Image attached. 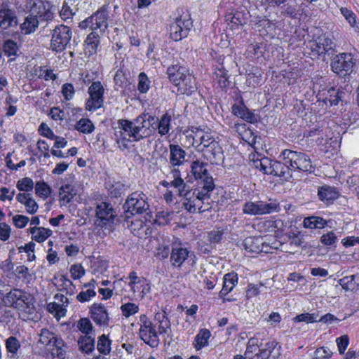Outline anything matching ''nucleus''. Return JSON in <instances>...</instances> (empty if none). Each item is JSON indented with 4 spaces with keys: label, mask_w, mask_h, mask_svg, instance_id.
Wrapping results in <instances>:
<instances>
[{
    "label": "nucleus",
    "mask_w": 359,
    "mask_h": 359,
    "mask_svg": "<svg viewBox=\"0 0 359 359\" xmlns=\"http://www.w3.org/2000/svg\"><path fill=\"white\" fill-rule=\"evenodd\" d=\"M255 26V29H257L262 35L273 36L275 34L276 25V22L272 20H269L265 18H260L256 22Z\"/></svg>",
    "instance_id": "32"
},
{
    "label": "nucleus",
    "mask_w": 359,
    "mask_h": 359,
    "mask_svg": "<svg viewBox=\"0 0 359 359\" xmlns=\"http://www.w3.org/2000/svg\"><path fill=\"white\" fill-rule=\"evenodd\" d=\"M171 116L168 113L163 114L157 124L158 133L161 136L166 135L171 128Z\"/></svg>",
    "instance_id": "44"
},
{
    "label": "nucleus",
    "mask_w": 359,
    "mask_h": 359,
    "mask_svg": "<svg viewBox=\"0 0 359 359\" xmlns=\"http://www.w3.org/2000/svg\"><path fill=\"white\" fill-rule=\"evenodd\" d=\"M120 309L122 315L126 318H128L139 311V306L135 303L128 302L123 304L121 306Z\"/></svg>",
    "instance_id": "56"
},
{
    "label": "nucleus",
    "mask_w": 359,
    "mask_h": 359,
    "mask_svg": "<svg viewBox=\"0 0 359 359\" xmlns=\"http://www.w3.org/2000/svg\"><path fill=\"white\" fill-rule=\"evenodd\" d=\"M71 277L74 280H79L86 273L84 268L81 264H73L70 267Z\"/></svg>",
    "instance_id": "64"
},
{
    "label": "nucleus",
    "mask_w": 359,
    "mask_h": 359,
    "mask_svg": "<svg viewBox=\"0 0 359 359\" xmlns=\"http://www.w3.org/2000/svg\"><path fill=\"white\" fill-rule=\"evenodd\" d=\"M280 210L279 203L276 200H269V202L262 201H248L243 207L244 214L250 215H262L272 212H278Z\"/></svg>",
    "instance_id": "13"
},
{
    "label": "nucleus",
    "mask_w": 359,
    "mask_h": 359,
    "mask_svg": "<svg viewBox=\"0 0 359 359\" xmlns=\"http://www.w3.org/2000/svg\"><path fill=\"white\" fill-rule=\"evenodd\" d=\"M232 113L237 117L249 123H254L257 120L255 114L250 111L243 102L234 104L232 106Z\"/></svg>",
    "instance_id": "30"
},
{
    "label": "nucleus",
    "mask_w": 359,
    "mask_h": 359,
    "mask_svg": "<svg viewBox=\"0 0 359 359\" xmlns=\"http://www.w3.org/2000/svg\"><path fill=\"white\" fill-rule=\"evenodd\" d=\"M167 74L179 94L191 95L196 90V79L186 67L179 63L172 65L168 67Z\"/></svg>",
    "instance_id": "4"
},
{
    "label": "nucleus",
    "mask_w": 359,
    "mask_h": 359,
    "mask_svg": "<svg viewBox=\"0 0 359 359\" xmlns=\"http://www.w3.org/2000/svg\"><path fill=\"white\" fill-rule=\"evenodd\" d=\"M94 226L99 233L109 234L113 229L116 212L109 203L100 202L95 206Z\"/></svg>",
    "instance_id": "6"
},
{
    "label": "nucleus",
    "mask_w": 359,
    "mask_h": 359,
    "mask_svg": "<svg viewBox=\"0 0 359 359\" xmlns=\"http://www.w3.org/2000/svg\"><path fill=\"white\" fill-rule=\"evenodd\" d=\"M38 344L46 351L51 353L53 358H64L65 355V344L53 332L48 329H41L39 334Z\"/></svg>",
    "instance_id": "8"
},
{
    "label": "nucleus",
    "mask_w": 359,
    "mask_h": 359,
    "mask_svg": "<svg viewBox=\"0 0 359 359\" xmlns=\"http://www.w3.org/2000/svg\"><path fill=\"white\" fill-rule=\"evenodd\" d=\"M250 159L252 161L253 166L264 174L281 177L285 180L292 177L289 165H286L285 162L273 161L267 157H261L259 154H255L250 156Z\"/></svg>",
    "instance_id": "5"
},
{
    "label": "nucleus",
    "mask_w": 359,
    "mask_h": 359,
    "mask_svg": "<svg viewBox=\"0 0 359 359\" xmlns=\"http://www.w3.org/2000/svg\"><path fill=\"white\" fill-rule=\"evenodd\" d=\"M215 79L217 81L221 88H226L229 85V81L228 80L227 72L222 65L215 68Z\"/></svg>",
    "instance_id": "52"
},
{
    "label": "nucleus",
    "mask_w": 359,
    "mask_h": 359,
    "mask_svg": "<svg viewBox=\"0 0 359 359\" xmlns=\"http://www.w3.org/2000/svg\"><path fill=\"white\" fill-rule=\"evenodd\" d=\"M32 240L43 243L52 235L53 231L45 227L34 226L29 229Z\"/></svg>",
    "instance_id": "37"
},
{
    "label": "nucleus",
    "mask_w": 359,
    "mask_h": 359,
    "mask_svg": "<svg viewBox=\"0 0 359 359\" xmlns=\"http://www.w3.org/2000/svg\"><path fill=\"white\" fill-rule=\"evenodd\" d=\"M175 214L174 212L170 211H158L156 215L155 223L158 225H165L168 224L172 219H173Z\"/></svg>",
    "instance_id": "54"
},
{
    "label": "nucleus",
    "mask_w": 359,
    "mask_h": 359,
    "mask_svg": "<svg viewBox=\"0 0 359 359\" xmlns=\"http://www.w3.org/2000/svg\"><path fill=\"white\" fill-rule=\"evenodd\" d=\"M328 96L326 98L331 106L337 105L340 100H341L342 95L344 93L342 90L339 88H330L328 91Z\"/></svg>",
    "instance_id": "53"
},
{
    "label": "nucleus",
    "mask_w": 359,
    "mask_h": 359,
    "mask_svg": "<svg viewBox=\"0 0 359 359\" xmlns=\"http://www.w3.org/2000/svg\"><path fill=\"white\" fill-rule=\"evenodd\" d=\"M96 296V292L93 288H88L86 290L81 291L76 297L78 302L85 303L90 302Z\"/></svg>",
    "instance_id": "59"
},
{
    "label": "nucleus",
    "mask_w": 359,
    "mask_h": 359,
    "mask_svg": "<svg viewBox=\"0 0 359 359\" xmlns=\"http://www.w3.org/2000/svg\"><path fill=\"white\" fill-rule=\"evenodd\" d=\"M192 26V21L189 16L178 17L170 25V37L175 41H179L188 36Z\"/></svg>",
    "instance_id": "17"
},
{
    "label": "nucleus",
    "mask_w": 359,
    "mask_h": 359,
    "mask_svg": "<svg viewBox=\"0 0 359 359\" xmlns=\"http://www.w3.org/2000/svg\"><path fill=\"white\" fill-rule=\"evenodd\" d=\"M150 83L148 76L144 72H141L138 76L137 90L140 93H146L150 88Z\"/></svg>",
    "instance_id": "57"
},
{
    "label": "nucleus",
    "mask_w": 359,
    "mask_h": 359,
    "mask_svg": "<svg viewBox=\"0 0 359 359\" xmlns=\"http://www.w3.org/2000/svg\"><path fill=\"white\" fill-rule=\"evenodd\" d=\"M105 89L100 81H94L88 88V97L86 100V111L94 112L104 106Z\"/></svg>",
    "instance_id": "14"
},
{
    "label": "nucleus",
    "mask_w": 359,
    "mask_h": 359,
    "mask_svg": "<svg viewBox=\"0 0 359 359\" xmlns=\"http://www.w3.org/2000/svg\"><path fill=\"white\" fill-rule=\"evenodd\" d=\"M170 156L169 163L176 169V166H180L185 162L186 151L178 144H170L169 146Z\"/></svg>",
    "instance_id": "26"
},
{
    "label": "nucleus",
    "mask_w": 359,
    "mask_h": 359,
    "mask_svg": "<svg viewBox=\"0 0 359 359\" xmlns=\"http://www.w3.org/2000/svg\"><path fill=\"white\" fill-rule=\"evenodd\" d=\"M79 350L85 353H91L95 349V339L91 335H83L78 339Z\"/></svg>",
    "instance_id": "39"
},
{
    "label": "nucleus",
    "mask_w": 359,
    "mask_h": 359,
    "mask_svg": "<svg viewBox=\"0 0 359 359\" xmlns=\"http://www.w3.org/2000/svg\"><path fill=\"white\" fill-rule=\"evenodd\" d=\"M355 65L351 53H342L334 56L331 60V69L337 75L344 77L353 72Z\"/></svg>",
    "instance_id": "16"
},
{
    "label": "nucleus",
    "mask_w": 359,
    "mask_h": 359,
    "mask_svg": "<svg viewBox=\"0 0 359 359\" xmlns=\"http://www.w3.org/2000/svg\"><path fill=\"white\" fill-rule=\"evenodd\" d=\"M259 349H261L259 339L257 337H252L248 342L245 355L248 359H254L255 356L257 355Z\"/></svg>",
    "instance_id": "46"
},
{
    "label": "nucleus",
    "mask_w": 359,
    "mask_h": 359,
    "mask_svg": "<svg viewBox=\"0 0 359 359\" xmlns=\"http://www.w3.org/2000/svg\"><path fill=\"white\" fill-rule=\"evenodd\" d=\"M90 313L92 320L97 325L104 327L109 325V316L104 305L94 303L90 308Z\"/></svg>",
    "instance_id": "21"
},
{
    "label": "nucleus",
    "mask_w": 359,
    "mask_h": 359,
    "mask_svg": "<svg viewBox=\"0 0 359 359\" xmlns=\"http://www.w3.org/2000/svg\"><path fill=\"white\" fill-rule=\"evenodd\" d=\"M318 195L320 201L328 203L337 198L339 194L336 188L323 185L318 188Z\"/></svg>",
    "instance_id": "34"
},
{
    "label": "nucleus",
    "mask_w": 359,
    "mask_h": 359,
    "mask_svg": "<svg viewBox=\"0 0 359 359\" xmlns=\"http://www.w3.org/2000/svg\"><path fill=\"white\" fill-rule=\"evenodd\" d=\"M339 11L348 25L351 33L355 37L359 38V18L357 15L351 8L347 7H341Z\"/></svg>",
    "instance_id": "23"
},
{
    "label": "nucleus",
    "mask_w": 359,
    "mask_h": 359,
    "mask_svg": "<svg viewBox=\"0 0 359 359\" xmlns=\"http://www.w3.org/2000/svg\"><path fill=\"white\" fill-rule=\"evenodd\" d=\"M77 327L84 335H90L92 334L93 325L88 318H81L77 323Z\"/></svg>",
    "instance_id": "60"
},
{
    "label": "nucleus",
    "mask_w": 359,
    "mask_h": 359,
    "mask_svg": "<svg viewBox=\"0 0 359 359\" xmlns=\"http://www.w3.org/2000/svg\"><path fill=\"white\" fill-rule=\"evenodd\" d=\"M311 51L317 55H324L331 48L332 41L326 35L322 34L317 39L311 40L309 42Z\"/></svg>",
    "instance_id": "22"
},
{
    "label": "nucleus",
    "mask_w": 359,
    "mask_h": 359,
    "mask_svg": "<svg viewBox=\"0 0 359 359\" xmlns=\"http://www.w3.org/2000/svg\"><path fill=\"white\" fill-rule=\"evenodd\" d=\"M17 24L16 17L15 13L3 6L0 8V27L3 29H7L9 27H12Z\"/></svg>",
    "instance_id": "31"
},
{
    "label": "nucleus",
    "mask_w": 359,
    "mask_h": 359,
    "mask_svg": "<svg viewBox=\"0 0 359 359\" xmlns=\"http://www.w3.org/2000/svg\"><path fill=\"white\" fill-rule=\"evenodd\" d=\"M97 348L103 355H107L111 351V341L105 334L98 338Z\"/></svg>",
    "instance_id": "55"
},
{
    "label": "nucleus",
    "mask_w": 359,
    "mask_h": 359,
    "mask_svg": "<svg viewBox=\"0 0 359 359\" xmlns=\"http://www.w3.org/2000/svg\"><path fill=\"white\" fill-rule=\"evenodd\" d=\"M277 345L278 342L276 340L269 341L264 347L259 349V352L254 359H268Z\"/></svg>",
    "instance_id": "48"
},
{
    "label": "nucleus",
    "mask_w": 359,
    "mask_h": 359,
    "mask_svg": "<svg viewBox=\"0 0 359 359\" xmlns=\"http://www.w3.org/2000/svg\"><path fill=\"white\" fill-rule=\"evenodd\" d=\"M127 285L131 292V299L142 300L151 290L149 281L142 276H137V272L131 271L127 278Z\"/></svg>",
    "instance_id": "11"
},
{
    "label": "nucleus",
    "mask_w": 359,
    "mask_h": 359,
    "mask_svg": "<svg viewBox=\"0 0 359 359\" xmlns=\"http://www.w3.org/2000/svg\"><path fill=\"white\" fill-rule=\"evenodd\" d=\"M92 271L95 275L99 276L105 273L108 268V264L106 261L97 260L93 262L92 265Z\"/></svg>",
    "instance_id": "63"
},
{
    "label": "nucleus",
    "mask_w": 359,
    "mask_h": 359,
    "mask_svg": "<svg viewBox=\"0 0 359 359\" xmlns=\"http://www.w3.org/2000/svg\"><path fill=\"white\" fill-rule=\"evenodd\" d=\"M47 310L57 319H60V318L64 317L67 312L66 306H61L60 304L56 302L49 303L47 305Z\"/></svg>",
    "instance_id": "51"
},
{
    "label": "nucleus",
    "mask_w": 359,
    "mask_h": 359,
    "mask_svg": "<svg viewBox=\"0 0 359 359\" xmlns=\"http://www.w3.org/2000/svg\"><path fill=\"white\" fill-rule=\"evenodd\" d=\"M156 118L143 114L133 121L121 119L115 130L114 137L118 147L127 149L129 142H138L151 136L154 131Z\"/></svg>",
    "instance_id": "1"
},
{
    "label": "nucleus",
    "mask_w": 359,
    "mask_h": 359,
    "mask_svg": "<svg viewBox=\"0 0 359 359\" xmlns=\"http://www.w3.org/2000/svg\"><path fill=\"white\" fill-rule=\"evenodd\" d=\"M34 189L36 195L43 199L48 198L52 191L50 187L44 181L36 182Z\"/></svg>",
    "instance_id": "49"
},
{
    "label": "nucleus",
    "mask_w": 359,
    "mask_h": 359,
    "mask_svg": "<svg viewBox=\"0 0 359 359\" xmlns=\"http://www.w3.org/2000/svg\"><path fill=\"white\" fill-rule=\"evenodd\" d=\"M262 227L263 228V230L266 232L276 234L283 230L284 223L283 220L280 219H270L263 222Z\"/></svg>",
    "instance_id": "38"
},
{
    "label": "nucleus",
    "mask_w": 359,
    "mask_h": 359,
    "mask_svg": "<svg viewBox=\"0 0 359 359\" xmlns=\"http://www.w3.org/2000/svg\"><path fill=\"white\" fill-rule=\"evenodd\" d=\"M34 186L33 180L28 177L20 178L16 182V188L20 193H31Z\"/></svg>",
    "instance_id": "47"
},
{
    "label": "nucleus",
    "mask_w": 359,
    "mask_h": 359,
    "mask_svg": "<svg viewBox=\"0 0 359 359\" xmlns=\"http://www.w3.org/2000/svg\"><path fill=\"white\" fill-rule=\"evenodd\" d=\"M76 190L71 184H65L59 190V201L61 206L67 205L75 196Z\"/></svg>",
    "instance_id": "35"
},
{
    "label": "nucleus",
    "mask_w": 359,
    "mask_h": 359,
    "mask_svg": "<svg viewBox=\"0 0 359 359\" xmlns=\"http://www.w3.org/2000/svg\"><path fill=\"white\" fill-rule=\"evenodd\" d=\"M238 284V275L234 272L228 273L224 276L223 287L219 292L220 297L229 293Z\"/></svg>",
    "instance_id": "33"
},
{
    "label": "nucleus",
    "mask_w": 359,
    "mask_h": 359,
    "mask_svg": "<svg viewBox=\"0 0 359 359\" xmlns=\"http://www.w3.org/2000/svg\"><path fill=\"white\" fill-rule=\"evenodd\" d=\"M125 206L127 208V214H142L149 209L147 197L143 192H133L128 197Z\"/></svg>",
    "instance_id": "18"
},
{
    "label": "nucleus",
    "mask_w": 359,
    "mask_h": 359,
    "mask_svg": "<svg viewBox=\"0 0 359 359\" xmlns=\"http://www.w3.org/2000/svg\"><path fill=\"white\" fill-rule=\"evenodd\" d=\"M318 314L317 313H302L297 315L293 318V321L295 323L304 322L306 323H313L317 322L318 320Z\"/></svg>",
    "instance_id": "62"
},
{
    "label": "nucleus",
    "mask_w": 359,
    "mask_h": 359,
    "mask_svg": "<svg viewBox=\"0 0 359 359\" xmlns=\"http://www.w3.org/2000/svg\"><path fill=\"white\" fill-rule=\"evenodd\" d=\"M72 32L69 27L60 25L55 27L52 32L50 49L56 53L63 51L70 42Z\"/></svg>",
    "instance_id": "15"
},
{
    "label": "nucleus",
    "mask_w": 359,
    "mask_h": 359,
    "mask_svg": "<svg viewBox=\"0 0 359 359\" xmlns=\"http://www.w3.org/2000/svg\"><path fill=\"white\" fill-rule=\"evenodd\" d=\"M3 302L6 306L16 309L23 320L26 318L25 314L32 313V298L29 294L21 290H12L3 297Z\"/></svg>",
    "instance_id": "7"
},
{
    "label": "nucleus",
    "mask_w": 359,
    "mask_h": 359,
    "mask_svg": "<svg viewBox=\"0 0 359 359\" xmlns=\"http://www.w3.org/2000/svg\"><path fill=\"white\" fill-rule=\"evenodd\" d=\"M100 43V34L95 31H91L84 41L85 53L89 55L96 53Z\"/></svg>",
    "instance_id": "29"
},
{
    "label": "nucleus",
    "mask_w": 359,
    "mask_h": 359,
    "mask_svg": "<svg viewBox=\"0 0 359 359\" xmlns=\"http://www.w3.org/2000/svg\"><path fill=\"white\" fill-rule=\"evenodd\" d=\"M185 135V144L194 147L211 164L219 165L223 162L224 154L218 142L210 130L205 126H190L183 132Z\"/></svg>",
    "instance_id": "2"
},
{
    "label": "nucleus",
    "mask_w": 359,
    "mask_h": 359,
    "mask_svg": "<svg viewBox=\"0 0 359 359\" xmlns=\"http://www.w3.org/2000/svg\"><path fill=\"white\" fill-rule=\"evenodd\" d=\"M16 200L25 206L27 213L33 215L38 211L39 205L31 193H18Z\"/></svg>",
    "instance_id": "28"
},
{
    "label": "nucleus",
    "mask_w": 359,
    "mask_h": 359,
    "mask_svg": "<svg viewBox=\"0 0 359 359\" xmlns=\"http://www.w3.org/2000/svg\"><path fill=\"white\" fill-rule=\"evenodd\" d=\"M39 24V20L30 13L20 25L21 32L24 34H29L36 30Z\"/></svg>",
    "instance_id": "36"
},
{
    "label": "nucleus",
    "mask_w": 359,
    "mask_h": 359,
    "mask_svg": "<svg viewBox=\"0 0 359 359\" xmlns=\"http://www.w3.org/2000/svg\"><path fill=\"white\" fill-rule=\"evenodd\" d=\"M53 5L47 0H36L30 9L39 21H50L54 18Z\"/></svg>",
    "instance_id": "20"
},
{
    "label": "nucleus",
    "mask_w": 359,
    "mask_h": 359,
    "mask_svg": "<svg viewBox=\"0 0 359 359\" xmlns=\"http://www.w3.org/2000/svg\"><path fill=\"white\" fill-rule=\"evenodd\" d=\"M109 8L106 6H102L91 16L81 21L79 27L81 29L89 28L92 32L103 34L108 27Z\"/></svg>",
    "instance_id": "10"
},
{
    "label": "nucleus",
    "mask_w": 359,
    "mask_h": 359,
    "mask_svg": "<svg viewBox=\"0 0 359 359\" xmlns=\"http://www.w3.org/2000/svg\"><path fill=\"white\" fill-rule=\"evenodd\" d=\"M200 180H203V186L201 190H198L201 194H206L207 199L209 200L210 198V194L209 192L212 191L215 184L213 182V179L212 177L209 176L208 174L204 177L201 178Z\"/></svg>",
    "instance_id": "58"
},
{
    "label": "nucleus",
    "mask_w": 359,
    "mask_h": 359,
    "mask_svg": "<svg viewBox=\"0 0 359 359\" xmlns=\"http://www.w3.org/2000/svg\"><path fill=\"white\" fill-rule=\"evenodd\" d=\"M3 52L11 61H13L18 55L19 46L15 41L11 39L6 40L3 45Z\"/></svg>",
    "instance_id": "41"
},
{
    "label": "nucleus",
    "mask_w": 359,
    "mask_h": 359,
    "mask_svg": "<svg viewBox=\"0 0 359 359\" xmlns=\"http://www.w3.org/2000/svg\"><path fill=\"white\" fill-rule=\"evenodd\" d=\"M281 155L286 165H289L290 172L302 171L313 172L314 167L311 158L305 153L290 149H285Z\"/></svg>",
    "instance_id": "9"
},
{
    "label": "nucleus",
    "mask_w": 359,
    "mask_h": 359,
    "mask_svg": "<svg viewBox=\"0 0 359 359\" xmlns=\"http://www.w3.org/2000/svg\"><path fill=\"white\" fill-rule=\"evenodd\" d=\"M356 281L354 275L345 276L339 279L337 282L338 284L345 291H353L356 289Z\"/></svg>",
    "instance_id": "50"
},
{
    "label": "nucleus",
    "mask_w": 359,
    "mask_h": 359,
    "mask_svg": "<svg viewBox=\"0 0 359 359\" xmlns=\"http://www.w3.org/2000/svg\"><path fill=\"white\" fill-rule=\"evenodd\" d=\"M206 166L207 163H203L199 160H196L192 162L191 165V172L196 179L200 180L208 174Z\"/></svg>",
    "instance_id": "45"
},
{
    "label": "nucleus",
    "mask_w": 359,
    "mask_h": 359,
    "mask_svg": "<svg viewBox=\"0 0 359 359\" xmlns=\"http://www.w3.org/2000/svg\"><path fill=\"white\" fill-rule=\"evenodd\" d=\"M170 175L173 178L172 180H163L161 184L165 188H174L177 195L182 197V205L185 210L190 213H195L197 211L203 212V204L208 201L206 194H201L198 189L192 191L190 187L187 184L181 177L179 169H174Z\"/></svg>",
    "instance_id": "3"
},
{
    "label": "nucleus",
    "mask_w": 359,
    "mask_h": 359,
    "mask_svg": "<svg viewBox=\"0 0 359 359\" xmlns=\"http://www.w3.org/2000/svg\"><path fill=\"white\" fill-rule=\"evenodd\" d=\"M211 336L210 332L207 329H202L196 334L194 346L196 350H201L208 344V340Z\"/></svg>",
    "instance_id": "43"
},
{
    "label": "nucleus",
    "mask_w": 359,
    "mask_h": 359,
    "mask_svg": "<svg viewBox=\"0 0 359 359\" xmlns=\"http://www.w3.org/2000/svg\"><path fill=\"white\" fill-rule=\"evenodd\" d=\"M129 222L130 223L129 228L134 236L143 238L151 234V230L149 224L142 219L134 218Z\"/></svg>",
    "instance_id": "25"
},
{
    "label": "nucleus",
    "mask_w": 359,
    "mask_h": 359,
    "mask_svg": "<svg viewBox=\"0 0 359 359\" xmlns=\"http://www.w3.org/2000/svg\"><path fill=\"white\" fill-rule=\"evenodd\" d=\"M54 284L57 290L65 292L68 296H74L76 292V285L66 275L60 274L55 276Z\"/></svg>",
    "instance_id": "24"
},
{
    "label": "nucleus",
    "mask_w": 359,
    "mask_h": 359,
    "mask_svg": "<svg viewBox=\"0 0 359 359\" xmlns=\"http://www.w3.org/2000/svg\"><path fill=\"white\" fill-rule=\"evenodd\" d=\"M140 337L151 347H157L159 344L158 333L152 323L148 319L146 315H141L140 317Z\"/></svg>",
    "instance_id": "19"
},
{
    "label": "nucleus",
    "mask_w": 359,
    "mask_h": 359,
    "mask_svg": "<svg viewBox=\"0 0 359 359\" xmlns=\"http://www.w3.org/2000/svg\"><path fill=\"white\" fill-rule=\"evenodd\" d=\"M74 129L81 133L88 135L92 133L95 127L89 118H81L76 122Z\"/></svg>",
    "instance_id": "42"
},
{
    "label": "nucleus",
    "mask_w": 359,
    "mask_h": 359,
    "mask_svg": "<svg viewBox=\"0 0 359 359\" xmlns=\"http://www.w3.org/2000/svg\"><path fill=\"white\" fill-rule=\"evenodd\" d=\"M333 352L327 346H321L313 352V359H331Z\"/></svg>",
    "instance_id": "61"
},
{
    "label": "nucleus",
    "mask_w": 359,
    "mask_h": 359,
    "mask_svg": "<svg viewBox=\"0 0 359 359\" xmlns=\"http://www.w3.org/2000/svg\"><path fill=\"white\" fill-rule=\"evenodd\" d=\"M327 225V222L322 217L311 216L306 217L303 221L304 228L310 229H323Z\"/></svg>",
    "instance_id": "40"
},
{
    "label": "nucleus",
    "mask_w": 359,
    "mask_h": 359,
    "mask_svg": "<svg viewBox=\"0 0 359 359\" xmlns=\"http://www.w3.org/2000/svg\"><path fill=\"white\" fill-rule=\"evenodd\" d=\"M190 251L181 245H174L170 254V262L175 266L180 267L187 259Z\"/></svg>",
    "instance_id": "27"
},
{
    "label": "nucleus",
    "mask_w": 359,
    "mask_h": 359,
    "mask_svg": "<svg viewBox=\"0 0 359 359\" xmlns=\"http://www.w3.org/2000/svg\"><path fill=\"white\" fill-rule=\"evenodd\" d=\"M266 236H251L246 238L243 241V247L247 252L253 253H269L271 250H277L282 243L278 241L271 243L267 242Z\"/></svg>",
    "instance_id": "12"
}]
</instances>
